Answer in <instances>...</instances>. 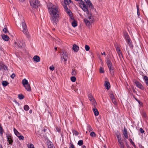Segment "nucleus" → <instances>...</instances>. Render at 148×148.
Returning <instances> with one entry per match:
<instances>
[{"label":"nucleus","mask_w":148,"mask_h":148,"mask_svg":"<svg viewBox=\"0 0 148 148\" xmlns=\"http://www.w3.org/2000/svg\"><path fill=\"white\" fill-rule=\"evenodd\" d=\"M48 9L51 17V22L54 26H56L59 18L58 7L51 3L50 5H48Z\"/></svg>","instance_id":"nucleus-1"},{"label":"nucleus","mask_w":148,"mask_h":148,"mask_svg":"<svg viewBox=\"0 0 148 148\" xmlns=\"http://www.w3.org/2000/svg\"><path fill=\"white\" fill-rule=\"evenodd\" d=\"M21 24L23 29V30L22 31L26 35V36L28 38H30V36L29 34L26 24L25 21L24 20V19H23V21L21 22Z\"/></svg>","instance_id":"nucleus-2"},{"label":"nucleus","mask_w":148,"mask_h":148,"mask_svg":"<svg viewBox=\"0 0 148 148\" xmlns=\"http://www.w3.org/2000/svg\"><path fill=\"white\" fill-rule=\"evenodd\" d=\"M60 57L61 60H64V61L65 63H66L68 58V53L65 50H62L60 52Z\"/></svg>","instance_id":"nucleus-3"},{"label":"nucleus","mask_w":148,"mask_h":148,"mask_svg":"<svg viewBox=\"0 0 148 148\" xmlns=\"http://www.w3.org/2000/svg\"><path fill=\"white\" fill-rule=\"evenodd\" d=\"M30 5L35 8H36L40 5V3L38 0H32L30 2Z\"/></svg>","instance_id":"nucleus-4"},{"label":"nucleus","mask_w":148,"mask_h":148,"mask_svg":"<svg viewBox=\"0 0 148 148\" xmlns=\"http://www.w3.org/2000/svg\"><path fill=\"white\" fill-rule=\"evenodd\" d=\"M124 37L125 39L127 41L128 44L130 47H132L133 45L132 44V43L131 41L130 38H129V36L128 34L127 33H125L124 34Z\"/></svg>","instance_id":"nucleus-5"},{"label":"nucleus","mask_w":148,"mask_h":148,"mask_svg":"<svg viewBox=\"0 0 148 148\" xmlns=\"http://www.w3.org/2000/svg\"><path fill=\"white\" fill-rule=\"evenodd\" d=\"M82 9L84 12L86 13V14H87L89 16L88 17V19L89 20L91 19V17L92 16V14L89 11L88 7L87 6L86 7H83V8Z\"/></svg>","instance_id":"nucleus-6"},{"label":"nucleus","mask_w":148,"mask_h":148,"mask_svg":"<svg viewBox=\"0 0 148 148\" xmlns=\"http://www.w3.org/2000/svg\"><path fill=\"white\" fill-rule=\"evenodd\" d=\"M88 99L89 100L92 102V105L94 106H95L97 105V103L96 102V101L93 97L92 95L90 94L88 95Z\"/></svg>","instance_id":"nucleus-7"},{"label":"nucleus","mask_w":148,"mask_h":148,"mask_svg":"<svg viewBox=\"0 0 148 148\" xmlns=\"http://www.w3.org/2000/svg\"><path fill=\"white\" fill-rule=\"evenodd\" d=\"M136 86L139 88L141 90H143L144 88L142 84L138 81H136L134 82Z\"/></svg>","instance_id":"nucleus-8"},{"label":"nucleus","mask_w":148,"mask_h":148,"mask_svg":"<svg viewBox=\"0 0 148 148\" xmlns=\"http://www.w3.org/2000/svg\"><path fill=\"white\" fill-rule=\"evenodd\" d=\"M84 21L86 25L89 28H90V25L92 23L93 21L92 20L89 21L86 18L84 19Z\"/></svg>","instance_id":"nucleus-9"},{"label":"nucleus","mask_w":148,"mask_h":148,"mask_svg":"<svg viewBox=\"0 0 148 148\" xmlns=\"http://www.w3.org/2000/svg\"><path fill=\"white\" fill-rule=\"evenodd\" d=\"M14 46L16 48H21L24 45L21 42H18L17 44L16 42H14Z\"/></svg>","instance_id":"nucleus-10"},{"label":"nucleus","mask_w":148,"mask_h":148,"mask_svg":"<svg viewBox=\"0 0 148 148\" xmlns=\"http://www.w3.org/2000/svg\"><path fill=\"white\" fill-rule=\"evenodd\" d=\"M123 133L124 136L126 138H128L127 131L126 128L124 127V128L123 130Z\"/></svg>","instance_id":"nucleus-11"},{"label":"nucleus","mask_w":148,"mask_h":148,"mask_svg":"<svg viewBox=\"0 0 148 148\" xmlns=\"http://www.w3.org/2000/svg\"><path fill=\"white\" fill-rule=\"evenodd\" d=\"M104 86L106 89L107 90H109L110 87L109 82L107 81H106L105 82Z\"/></svg>","instance_id":"nucleus-12"},{"label":"nucleus","mask_w":148,"mask_h":148,"mask_svg":"<svg viewBox=\"0 0 148 148\" xmlns=\"http://www.w3.org/2000/svg\"><path fill=\"white\" fill-rule=\"evenodd\" d=\"M75 1H79L80 2V3L81 4V5H80V7L82 9V8H83V6H84V7H86V4L84 3V2L82 1V0H75Z\"/></svg>","instance_id":"nucleus-13"},{"label":"nucleus","mask_w":148,"mask_h":148,"mask_svg":"<svg viewBox=\"0 0 148 148\" xmlns=\"http://www.w3.org/2000/svg\"><path fill=\"white\" fill-rule=\"evenodd\" d=\"M69 1H71L70 0H64V3L66 5H64V9L66 10H68V8L67 5H68L69 3Z\"/></svg>","instance_id":"nucleus-14"},{"label":"nucleus","mask_w":148,"mask_h":148,"mask_svg":"<svg viewBox=\"0 0 148 148\" xmlns=\"http://www.w3.org/2000/svg\"><path fill=\"white\" fill-rule=\"evenodd\" d=\"M1 36L2 39L5 41H8L9 39V37L6 35H5L4 34H2Z\"/></svg>","instance_id":"nucleus-15"},{"label":"nucleus","mask_w":148,"mask_h":148,"mask_svg":"<svg viewBox=\"0 0 148 148\" xmlns=\"http://www.w3.org/2000/svg\"><path fill=\"white\" fill-rule=\"evenodd\" d=\"M73 49L75 52H77L78 51L79 47L75 44L74 45L73 47Z\"/></svg>","instance_id":"nucleus-16"},{"label":"nucleus","mask_w":148,"mask_h":148,"mask_svg":"<svg viewBox=\"0 0 148 148\" xmlns=\"http://www.w3.org/2000/svg\"><path fill=\"white\" fill-rule=\"evenodd\" d=\"M25 89L29 92L31 91V88L30 87V84H29L27 85H25V86H23Z\"/></svg>","instance_id":"nucleus-17"},{"label":"nucleus","mask_w":148,"mask_h":148,"mask_svg":"<svg viewBox=\"0 0 148 148\" xmlns=\"http://www.w3.org/2000/svg\"><path fill=\"white\" fill-rule=\"evenodd\" d=\"M7 137L8 141L9 144L12 145V143L13 142V140L12 139L11 137L10 136H7Z\"/></svg>","instance_id":"nucleus-18"},{"label":"nucleus","mask_w":148,"mask_h":148,"mask_svg":"<svg viewBox=\"0 0 148 148\" xmlns=\"http://www.w3.org/2000/svg\"><path fill=\"white\" fill-rule=\"evenodd\" d=\"M120 144V146L121 148H124V143L123 142L122 139L119 140L118 141Z\"/></svg>","instance_id":"nucleus-19"},{"label":"nucleus","mask_w":148,"mask_h":148,"mask_svg":"<svg viewBox=\"0 0 148 148\" xmlns=\"http://www.w3.org/2000/svg\"><path fill=\"white\" fill-rule=\"evenodd\" d=\"M51 143V142H49L47 143V146L48 148H55V147Z\"/></svg>","instance_id":"nucleus-20"},{"label":"nucleus","mask_w":148,"mask_h":148,"mask_svg":"<svg viewBox=\"0 0 148 148\" xmlns=\"http://www.w3.org/2000/svg\"><path fill=\"white\" fill-rule=\"evenodd\" d=\"M92 110L95 116H97L99 115V112L96 108H93Z\"/></svg>","instance_id":"nucleus-21"},{"label":"nucleus","mask_w":148,"mask_h":148,"mask_svg":"<svg viewBox=\"0 0 148 148\" xmlns=\"http://www.w3.org/2000/svg\"><path fill=\"white\" fill-rule=\"evenodd\" d=\"M107 64L108 66V67L109 68H110L112 67V64L111 61L110 60L108 59H107Z\"/></svg>","instance_id":"nucleus-22"},{"label":"nucleus","mask_w":148,"mask_h":148,"mask_svg":"<svg viewBox=\"0 0 148 148\" xmlns=\"http://www.w3.org/2000/svg\"><path fill=\"white\" fill-rule=\"evenodd\" d=\"M34 61L36 62H39L40 61V58L38 56H35L33 58Z\"/></svg>","instance_id":"nucleus-23"},{"label":"nucleus","mask_w":148,"mask_h":148,"mask_svg":"<svg viewBox=\"0 0 148 148\" xmlns=\"http://www.w3.org/2000/svg\"><path fill=\"white\" fill-rule=\"evenodd\" d=\"M22 83L23 85V86H25V85H27L29 84V83L27 81V80L26 79H24L22 80Z\"/></svg>","instance_id":"nucleus-24"},{"label":"nucleus","mask_w":148,"mask_h":148,"mask_svg":"<svg viewBox=\"0 0 148 148\" xmlns=\"http://www.w3.org/2000/svg\"><path fill=\"white\" fill-rule=\"evenodd\" d=\"M87 129L89 131V132H90L93 130L91 126L88 124L87 125Z\"/></svg>","instance_id":"nucleus-25"},{"label":"nucleus","mask_w":148,"mask_h":148,"mask_svg":"<svg viewBox=\"0 0 148 148\" xmlns=\"http://www.w3.org/2000/svg\"><path fill=\"white\" fill-rule=\"evenodd\" d=\"M110 71V74L112 76H113L114 75V71L113 70V69L111 67L108 68Z\"/></svg>","instance_id":"nucleus-26"},{"label":"nucleus","mask_w":148,"mask_h":148,"mask_svg":"<svg viewBox=\"0 0 148 148\" xmlns=\"http://www.w3.org/2000/svg\"><path fill=\"white\" fill-rule=\"evenodd\" d=\"M117 52L118 53V56L119 58L120 59H121L122 57H123V55L121 50L119 49L118 51Z\"/></svg>","instance_id":"nucleus-27"},{"label":"nucleus","mask_w":148,"mask_h":148,"mask_svg":"<svg viewBox=\"0 0 148 148\" xmlns=\"http://www.w3.org/2000/svg\"><path fill=\"white\" fill-rule=\"evenodd\" d=\"M72 26L74 27L77 26V23L76 21L74 20V21L72 22Z\"/></svg>","instance_id":"nucleus-28"},{"label":"nucleus","mask_w":148,"mask_h":148,"mask_svg":"<svg viewBox=\"0 0 148 148\" xmlns=\"http://www.w3.org/2000/svg\"><path fill=\"white\" fill-rule=\"evenodd\" d=\"M99 72L100 73H104L105 72V71L104 69V68L100 66L99 69Z\"/></svg>","instance_id":"nucleus-29"},{"label":"nucleus","mask_w":148,"mask_h":148,"mask_svg":"<svg viewBox=\"0 0 148 148\" xmlns=\"http://www.w3.org/2000/svg\"><path fill=\"white\" fill-rule=\"evenodd\" d=\"M14 133L17 136H18L19 135H20V134L17 131V130L15 128H14Z\"/></svg>","instance_id":"nucleus-30"},{"label":"nucleus","mask_w":148,"mask_h":148,"mask_svg":"<svg viewBox=\"0 0 148 148\" xmlns=\"http://www.w3.org/2000/svg\"><path fill=\"white\" fill-rule=\"evenodd\" d=\"M2 84L3 86L5 87L8 84V83L7 81H4L2 82Z\"/></svg>","instance_id":"nucleus-31"},{"label":"nucleus","mask_w":148,"mask_h":148,"mask_svg":"<svg viewBox=\"0 0 148 148\" xmlns=\"http://www.w3.org/2000/svg\"><path fill=\"white\" fill-rule=\"evenodd\" d=\"M18 97L20 99H22L24 98V96L22 94H19L18 95Z\"/></svg>","instance_id":"nucleus-32"},{"label":"nucleus","mask_w":148,"mask_h":148,"mask_svg":"<svg viewBox=\"0 0 148 148\" xmlns=\"http://www.w3.org/2000/svg\"><path fill=\"white\" fill-rule=\"evenodd\" d=\"M27 147L28 148H35L34 145L32 144H28L27 145Z\"/></svg>","instance_id":"nucleus-33"},{"label":"nucleus","mask_w":148,"mask_h":148,"mask_svg":"<svg viewBox=\"0 0 148 148\" xmlns=\"http://www.w3.org/2000/svg\"><path fill=\"white\" fill-rule=\"evenodd\" d=\"M83 144V140H79L78 141L77 144L79 146H82Z\"/></svg>","instance_id":"nucleus-34"},{"label":"nucleus","mask_w":148,"mask_h":148,"mask_svg":"<svg viewBox=\"0 0 148 148\" xmlns=\"http://www.w3.org/2000/svg\"><path fill=\"white\" fill-rule=\"evenodd\" d=\"M90 135L91 136L94 137L96 136V134L95 132H92L90 134Z\"/></svg>","instance_id":"nucleus-35"},{"label":"nucleus","mask_w":148,"mask_h":148,"mask_svg":"<svg viewBox=\"0 0 148 148\" xmlns=\"http://www.w3.org/2000/svg\"><path fill=\"white\" fill-rule=\"evenodd\" d=\"M24 109L25 110L27 111L29 109V107L27 105H25L24 106Z\"/></svg>","instance_id":"nucleus-36"},{"label":"nucleus","mask_w":148,"mask_h":148,"mask_svg":"<svg viewBox=\"0 0 148 148\" xmlns=\"http://www.w3.org/2000/svg\"><path fill=\"white\" fill-rule=\"evenodd\" d=\"M144 79L145 80V82L146 84L148 86V78L146 76H145L144 77Z\"/></svg>","instance_id":"nucleus-37"},{"label":"nucleus","mask_w":148,"mask_h":148,"mask_svg":"<svg viewBox=\"0 0 148 148\" xmlns=\"http://www.w3.org/2000/svg\"><path fill=\"white\" fill-rule=\"evenodd\" d=\"M114 46L116 48V51H118V50H120L119 49V46L117 44H115Z\"/></svg>","instance_id":"nucleus-38"},{"label":"nucleus","mask_w":148,"mask_h":148,"mask_svg":"<svg viewBox=\"0 0 148 148\" xmlns=\"http://www.w3.org/2000/svg\"><path fill=\"white\" fill-rule=\"evenodd\" d=\"M19 140H23L24 139V137L23 136L19 135L18 136Z\"/></svg>","instance_id":"nucleus-39"},{"label":"nucleus","mask_w":148,"mask_h":148,"mask_svg":"<svg viewBox=\"0 0 148 148\" xmlns=\"http://www.w3.org/2000/svg\"><path fill=\"white\" fill-rule=\"evenodd\" d=\"M136 8H137V15L138 16H139L140 15V12H139V5H137Z\"/></svg>","instance_id":"nucleus-40"},{"label":"nucleus","mask_w":148,"mask_h":148,"mask_svg":"<svg viewBox=\"0 0 148 148\" xmlns=\"http://www.w3.org/2000/svg\"><path fill=\"white\" fill-rule=\"evenodd\" d=\"M112 103L116 105L117 104V102L116 101V99L114 98L111 99Z\"/></svg>","instance_id":"nucleus-41"},{"label":"nucleus","mask_w":148,"mask_h":148,"mask_svg":"<svg viewBox=\"0 0 148 148\" xmlns=\"http://www.w3.org/2000/svg\"><path fill=\"white\" fill-rule=\"evenodd\" d=\"M129 141L130 143L133 145L134 146V147L135 148L136 147V145H135L134 142L132 141V140L131 139H129Z\"/></svg>","instance_id":"nucleus-42"},{"label":"nucleus","mask_w":148,"mask_h":148,"mask_svg":"<svg viewBox=\"0 0 148 148\" xmlns=\"http://www.w3.org/2000/svg\"><path fill=\"white\" fill-rule=\"evenodd\" d=\"M71 79L72 82H74L76 81V78L75 77H72L71 78Z\"/></svg>","instance_id":"nucleus-43"},{"label":"nucleus","mask_w":148,"mask_h":148,"mask_svg":"<svg viewBox=\"0 0 148 148\" xmlns=\"http://www.w3.org/2000/svg\"><path fill=\"white\" fill-rule=\"evenodd\" d=\"M89 6V8H90V10L94 8V7L93 6V5L92 3H90V4L88 5Z\"/></svg>","instance_id":"nucleus-44"},{"label":"nucleus","mask_w":148,"mask_h":148,"mask_svg":"<svg viewBox=\"0 0 148 148\" xmlns=\"http://www.w3.org/2000/svg\"><path fill=\"white\" fill-rule=\"evenodd\" d=\"M3 31L5 34H6L7 33H9L8 30H7V29L5 28L3 29Z\"/></svg>","instance_id":"nucleus-45"},{"label":"nucleus","mask_w":148,"mask_h":148,"mask_svg":"<svg viewBox=\"0 0 148 148\" xmlns=\"http://www.w3.org/2000/svg\"><path fill=\"white\" fill-rule=\"evenodd\" d=\"M85 49L86 51H88L90 49V47L88 45H86L85 46Z\"/></svg>","instance_id":"nucleus-46"},{"label":"nucleus","mask_w":148,"mask_h":148,"mask_svg":"<svg viewBox=\"0 0 148 148\" xmlns=\"http://www.w3.org/2000/svg\"><path fill=\"white\" fill-rule=\"evenodd\" d=\"M73 134H75V136H77L79 134V133L76 130L73 131Z\"/></svg>","instance_id":"nucleus-47"},{"label":"nucleus","mask_w":148,"mask_h":148,"mask_svg":"<svg viewBox=\"0 0 148 148\" xmlns=\"http://www.w3.org/2000/svg\"><path fill=\"white\" fill-rule=\"evenodd\" d=\"M110 96L111 99L114 98V95L113 93H110Z\"/></svg>","instance_id":"nucleus-48"},{"label":"nucleus","mask_w":148,"mask_h":148,"mask_svg":"<svg viewBox=\"0 0 148 148\" xmlns=\"http://www.w3.org/2000/svg\"><path fill=\"white\" fill-rule=\"evenodd\" d=\"M85 1L86 2V3L87 4V5H89V4L90 3H92L90 0H85Z\"/></svg>","instance_id":"nucleus-49"},{"label":"nucleus","mask_w":148,"mask_h":148,"mask_svg":"<svg viewBox=\"0 0 148 148\" xmlns=\"http://www.w3.org/2000/svg\"><path fill=\"white\" fill-rule=\"evenodd\" d=\"M69 148H75V147L73 144L71 143Z\"/></svg>","instance_id":"nucleus-50"},{"label":"nucleus","mask_w":148,"mask_h":148,"mask_svg":"<svg viewBox=\"0 0 148 148\" xmlns=\"http://www.w3.org/2000/svg\"><path fill=\"white\" fill-rule=\"evenodd\" d=\"M49 69L52 71H53L54 69V67L52 65L50 66Z\"/></svg>","instance_id":"nucleus-51"},{"label":"nucleus","mask_w":148,"mask_h":148,"mask_svg":"<svg viewBox=\"0 0 148 148\" xmlns=\"http://www.w3.org/2000/svg\"><path fill=\"white\" fill-rule=\"evenodd\" d=\"M71 73L72 75H75L76 74V73L75 71L73 70L72 71Z\"/></svg>","instance_id":"nucleus-52"},{"label":"nucleus","mask_w":148,"mask_h":148,"mask_svg":"<svg viewBox=\"0 0 148 148\" xmlns=\"http://www.w3.org/2000/svg\"><path fill=\"white\" fill-rule=\"evenodd\" d=\"M3 129L0 126V134H2L3 132Z\"/></svg>","instance_id":"nucleus-53"},{"label":"nucleus","mask_w":148,"mask_h":148,"mask_svg":"<svg viewBox=\"0 0 148 148\" xmlns=\"http://www.w3.org/2000/svg\"><path fill=\"white\" fill-rule=\"evenodd\" d=\"M15 76V75L14 73L12 74L10 76L11 77L12 79H14Z\"/></svg>","instance_id":"nucleus-54"},{"label":"nucleus","mask_w":148,"mask_h":148,"mask_svg":"<svg viewBox=\"0 0 148 148\" xmlns=\"http://www.w3.org/2000/svg\"><path fill=\"white\" fill-rule=\"evenodd\" d=\"M140 132L142 133H143L144 132V130L142 128H140Z\"/></svg>","instance_id":"nucleus-55"},{"label":"nucleus","mask_w":148,"mask_h":148,"mask_svg":"<svg viewBox=\"0 0 148 148\" xmlns=\"http://www.w3.org/2000/svg\"><path fill=\"white\" fill-rule=\"evenodd\" d=\"M125 144H126V145L127 146V148H129V147H130V146H129V144L127 142H125Z\"/></svg>","instance_id":"nucleus-56"},{"label":"nucleus","mask_w":148,"mask_h":148,"mask_svg":"<svg viewBox=\"0 0 148 148\" xmlns=\"http://www.w3.org/2000/svg\"><path fill=\"white\" fill-rule=\"evenodd\" d=\"M66 11H67V13H68L69 15V16H71L70 13H71V12L70 10H66Z\"/></svg>","instance_id":"nucleus-57"},{"label":"nucleus","mask_w":148,"mask_h":148,"mask_svg":"<svg viewBox=\"0 0 148 148\" xmlns=\"http://www.w3.org/2000/svg\"><path fill=\"white\" fill-rule=\"evenodd\" d=\"M117 138L118 141L119 140H121L122 139L121 138H119V135H117Z\"/></svg>","instance_id":"nucleus-58"},{"label":"nucleus","mask_w":148,"mask_h":148,"mask_svg":"<svg viewBox=\"0 0 148 148\" xmlns=\"http://www.w3.org/2000/svg\"><path fill=\"white\" fill-rule=\"evenodd\" d=\"M70 18L71 20L74 21V18L72 16H70Z\"/></svg>","instance_id":"nucleus-59"},{"label":"nucleus","mask_w":148,"mask_h":148,"mask_svg":"<svg viewBox=\"0 0 148 148\" xmlns=\"http://www.w3.org/2000/svg\"><path fill=\"white\" fill-rule=\"evenodd\" d=\"M45 128V127H44L43 130V131L44 132H45L47 130V129Z\"/></svg>","instance_id":"nucleus-60"},{"label":"nucleus","mask_w":148,"mask_h":148,"mask_svg":"<svg viewBox=\"0 0 148 148\" xmlns=\"http://www.w3.org/2000/svg\"><path fill=\"white\" fill-rule=\"evenodd\" d=\"M101 54L102 55H104L105 56L106 55V53L105 52H104L103 53H101Z\"/></svg>","instance_id":"nucleus-61"},{"label":"nucleus","mask_w":148,"mask_h":148,"mask_svg":"<svg viewBox=\"0 0 148 148\" xmlns=\"http://www.w3.org/2000/svg\"><path fill=\"white\" fill-rule=\"evenodd\" d=\"M3 68L4 69H7V67L5 65L3 66Z\"/></svg>","instance_id":"nucleus-62"},{"label":"nucleus","mask_w":148,"mask_h":148,"mask_svg":"<svg viewBox=\"0 0 148 148\" xmlns=\"http://www.w3.org/2000/svg\"><path fill=\"white\" fill-rule=\"evenodd\" d=\"M82 148H86V146L84 145L82 146Z\"/></svg>","instance_id":"nucleus-63"},{"label":"nucleus","mask_w":148,"mask_h":148,"mask_svg":"<svg viewBox=\"0 0 148 148\" xmlns=\"http://www.w3.org/2000/svg\"><path fill=\"white\" fill-rule=\"evenodd\" d=\"M32 112V110H30L29 111V113L30 114H31Z\"/></svg>","instance_id":"nucleus-64"}]
</instances>
